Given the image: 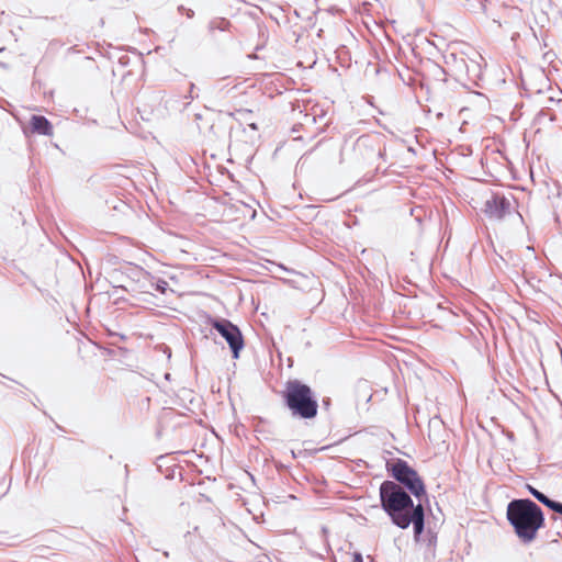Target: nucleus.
I'll use <instances>...</instances> for the list:
<instances>
[{
	"label": "nucleus",
	"instance_id": "1",
	"mask_svg": "<svg viewBox=\"0 0 562 562\" xmlns=\"http://www.w3.org/2000/svg\"><path fill=\"white\" fill-rule=\"evenodd\" d=\"M379 492L381 506L390 516L392 522L401 529H406L413 524L414 537L418 540L425 525L423 505L414 506L412 497L400 484L393 481H384L380 485Z\"/></svg>",
	"mask_w": 562,
	"mask_h": 562
},
{
	"label": "nucleus",
	"instance_id": "2",
	"mask_svg": "<svg viewBox=\"0 0 562 562\" xmlns=\"http://www.w3.org/2000/svg\"><path fill=\"white\" fill-rule=\"evenodd\" d=\"M507 519L524 543L532 542L544 525L541 508L528 498L512 501L507 506Z\"/></svg>",
	"mask_w": 562,
	"mask_h": 562
},
{
	"label": "nucleus",
	"instance_id": "3",
	"mask_svg": "<svg viewBox=\"0 0 562 562\" xmlns=\"http://www.w3.org/2000/svg\"><path fill=\"white\" fill-rule=\"evenodd\" d=\"M283 398L294 417L312 419L317 415L318 404L312 389L299 380L286 382Z\"/></svg>",
	"mask_w": 562,
	"mask_h": 562
},
{
	"label": "nucleus",
	"instance_id": "4",
	"mask_svg": "<svg viewBox=\"0 0 562 562\" xmlns=\"http://www.w3.org/2000/svg\"><path fill=\"white\" fill-rule=\"evenodd\" d=\"M386 469L392 477L404 485L415 497L422 499V497L427 496L422 477L405 460L396 459L392 462H387Z\"/></svg>",
	"mask_w": 562,
	"mask_h": 562
},
{
	"label": "nucleus",
	"instance_id": "5",
	"mask_svg": "<svg viewBox=\"0 0 562 562\" xmlns=\"http://www.w3.org/2000/svg\"><path fill=\"white\" fill-rule=\"evenodd\" d=\"M212 327L215 328L221 336L227 341L233 357L239 358V352L244 348V338L240 329L228 319H214L212 321Z\"/></svg>",
	"mask_w": 562,
	"mask_h": 562
},
{
	"label": "nucleus",
	"instance_id": "6",
	"mask_svg": "<svg viewBox=\"0 0 562 562\" xmlns=\"http://www.w3.org/2000/svg\"><path fill=\"white\" fill-rule=\"evenodd\" d=\"M512 201L502 194H493L491 199L486 200L484 212L490 218L502 220L510 213Z\"/></svg>",
	"mask_w": 562,
	"mask_h": 562
},
{
	"label": "nucleus",
	"instance_id": "7",
	"mask_svg": "<svg viewBox=\"0 0 562 562\" xmlns=\"http://www.w3.org/2000/svg\"><path fill=\"white\" fill-rule=\"evenodd\" d=\"M31 127L34 133L47 136L53 135V126L45 116L33 115L31 119Z\"/></svg>",
	"mask_w": 562,
	"mask_h": 562
},
{
	"label": "nucleus",
	"instance_id": "8",
	"mask_svg": "<svg viewBox=\"0 0 562 562\" xmlns=\"http://www.w3.org/2000/svg\"><path fill=\"white\" fill-rule=\"evenodd\" d=\"M232 117H234L237 122L241 124H247L251 130L257 131L258 126L255 122L250 121V116L252 115V111L248 109H237L235 112L229 113Z\"/></svg>",
	"mask_w": 562,
	"mask_h": 562
},
{
	"label": "nucleus",
	"instance_id": "9",
	"mask_svg": "<svg viewBox=\"0 0 562 562\" xmlns=\"http://www.w3.org/2000/svg\"><path fill=\"white\" fill-rule=\"evenodd\" d=\"M229 24L231 23L228 20H226L224 18H216L210 22L209 29H210V31H214V30L225 31L228 29Z\"/></svg>",
	"mask_w": 562,
	"mask_h": 562
},
{
	"label": "nucleus",
	"instance_id": "10",
	"mask_svg": "<svg viewBox=\"0 0 562 562\" xmlns=\"http://www.w3.org/2000/svg\"><path fill=\"white\" fill-rule=\"evenodd\" d=\"M528 490L532 494V496L536 499H538L540 503H543L544 501H548V497L543 493H541L538 490H536L533 486L528 485Z\"/></svg>",
	"mask_w": 562,
	"mask_h": 562
},
{
	"label": "nucleus",
	"instance_id": "11",
	"mask_svg": "<svg viewBox=\"0 0 562 562\" xmlns=\"http://www.w3.org/2000/svg\"><path fill=\"white\" fill-rule=\"evenodd\" d=\"M542 504H543V505H546V506H548L549 508H551L552 510H554V512H555V508H557V506H559V504H560V503H559V502H555V501H552V499H550V498L548 497V501H544Z\"/></svg>",
	"mask_w": 562,
	"mask_h": 562
},
{
	"label": "nucleus",
	"instance_id": "12",
	"mask_svg": "<svg viewBox=\"0 0 562 562\" xmlns=\"http://www.w3.org/2000/svg\"><path fill=\"white\" fill-rule=\"evenodd\" d=\"M167 285L168 283L166 281L159 280L157 282L156 289L164 293L166 291Z\"/></svg>",
	"mask_w": 562,
	"mask_h": 562
},
{
	"label": "nucleus",
	"instance_id": "13",
	"mask_svg": "<svg viewBox=\"0 0 562 562\" xmlns=\"http://www.w3.org/2000/svg\"><path fill=\"white\" fill-rule=\"evenodd\" d=\"M352 562H363L361 553L355 552L352 555Z\"/></svg>",
	"mask_w": 562,
	"mask_h": 562
},
{
	"label": "nucleus",
	"instance_id": "14",
	"mask_svg": "<svg viewBox=\"0 0 562 562\" xmlns=\"http://www.w3.org/2000/svg\"><path fill=\"white\" fill-rule=\"evenodd\" d=\"M555 513H559L562 515V503H560L559 506H557Z\"/></svg>",
	"mask_w": 562,
	"mask_h": 562
},
{
	"label": "nucleus",
	"instance_id": "15",
	"mask_svg": "<svg viewBox=\"0 0 562 562\" xmlns=\"http://www.w3.org/2000/svg\"><path fill=\"white\" fill-rule=\"evenodd\" d=\"M187 14H188L189 18H191L193 15V11L189 10V11H187Z\"/></svg>",
	"mask_w": 562,
	"mask_h": 562
}]
</instances>
